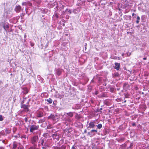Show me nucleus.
Returning <instances> with one entry per match:
<instances>
[{
	"label": "nucleus",
	"instance_id": "nucleus-1",
	"mask_svg": "<svg viewBox=\"0 0 149 149\" xmlns=\"http://www.w3.org/2000/svg\"><path fill=\"white\" fill-rule=\"evenodd\" d=\"M39 145L42 146V149H45L48 148L49 147L48 143L47 142L45 139H41L39 140Z\"/></svg>",
	"mask_w": 149,
	"mask_h": 149
},
{
	"label": "nucleus",
	"instance_id": "nucleus-2",
	"mask_svg": "<svg viewBox=\"0 0 149 149\" xmlns=\"http://www.w3.org/2000/svg\"><path fill=\"white\" fill-rule=\"evenodd\" d=\"M38 137L37 136H35L31 138V141L32 144L35 145V144L38 141Z\"/></svg>",
	"mask_w": 149,
	"mask_h": 149
},
{
	"label": "nucleus",
	"instance_id": "nucleus-3",
	"mask_svg": "<svg viewBox=\"0 0 149 149\" xmlns=\"http://www.w3.org/2000/svg\"><path fill=\"white\" fill-rule=\"evenodd\" d=\"M39 127L38 125H31L30 128V132H33L34 131L37 130L38 129Z\"/></svg>",
	"mask_w": 149,
	"mask_h": 149
},
{
	"label": "nucleus",
	"instance_id": "nucleus-4",
	"mask_svg": "<svg viewBox=\"0 0 149 149\" xmlns=\"http://www.w3.org/2000/svg\"><path fill=\"white\" fill-rule=\"evenodd\" d=\"M95 120H93L90 122L89 124V126L87 127L88 129L89 128H93L95 127Z\"/></svg>",
	"mask_w": 149,
	"mask_h": 149
},
{
	"label": "nucleus",
	"instance_id": "nucleus-5",
	"mask_svg": "<svg viewBox=\"0 0 149 149\" xmlns=\"http://www.w3.org/2000/svg\"><path fill=\"white\" fill-rule=\"evenodd\" d=\"M52 137L54 139H56L57 140H59L60 136L59 134L58 133H55L52 135Z\"/></svg>",
	"mask_w": 149,
	"mask_h": 149
},
{
	"label": "nucleus",
	"instance_id": "nucleus-6",
	"mask_svg": "<svg viewBox=\"0 0 149 149\" xmlns=\"http://www.w3.org/2000/svg\"><path fill=\"white\" fill-rule=\"evenodd\" d=\"M21 10V7L20 6H16L15 8V10L17 13H19Z\"/></svg>",
	"mask_w": 149,
	"mask_h": 149
},
{
	"label": "nucleus",
	"instance_id": "nucleus-7",
	"mask_svg": "<svg viewBox=\"0 0 149 149\" xmlns=\"http://www.w3.org/2000/svg\"><path fill=\"white\" fill-rule=\"evenodd\" d=\"M115 68L117 70H119L120 67V63H115Z\"/></svg>",
	"mask_w": 149,
	"mask_h": 149
},
{
	"label": "nucleus",
	"instance_id": "nucleus-8",
	"mask_svg": "<svg viewBox=\"0 0 149 149\" xmlns=\"http://www.w3.org/2000/svg\"><path fill=\"white\" fill-rule=\"evenodd\" d=\"M21 107L23 108L26 111H28V105L22 104L21 106Z\"/></svg>",
	"mask_w": 149,
	"mask_h": 149
},
{
	"label": "nucleus",
	"instance_id": "nucleus-9",
	"mask_svg": "<svg viewBox=\"0 0 149 149\" xmlns=\"http://www.w3.org/2000/svg\"><path fill=\"white\" fill-rule=\"evenodd\" d=\"M55 116L54 115H51L48 117V119H51L53 120H54L55 119Z\"/></svg>",
	"mask_w": 149,
	"mask_h": 149
},
{
	"label": "nucleus",
	"instance_id": "nucleus-10",
	"mask_svg": "<svg viewBox=\"0 0 149 149\" xmlns=\"http://www.w3.org/2000/svg\"><path fill=\"white\" fill-rule=\"evenodd\" d=\"M17 146V143L15 142H14L13 143V149H15L16 148Z\"/></svg>",
	"mask_w": 149,
	"mask_h": 149
},
{
	"label": "nucleus",
	"instance_id": "nucleus-11",
	"mask_svg": "<svg viewBox=\"0 0 149 149\" xmlns=\"http://www.w3.org/2000/svg\"><path fill=\"white\" fill-rule=\"evenodd\" d=\"M61 73V70L60 69H58L56 71V74L59 76L60 75Z\"/></svg>",
	"mask_w": 149,
	"mask_h": 149
},
{
	"label": "nucleus",
	"instance_id": "nucleus-12",
	"mask_svg": "<svg viewBox=\"0 0 149 149\" xmlns=\"http://www.w3.org/2000/svg\"><path fill=\"white\" fill-rule=\"evenodd\" d=\"M3 27L4 29L6 31V29L9 28V26L8 24H5L4 25V26H3Z\"/></svg>",
	"mask_w": 149,
	"mask_h": 149
},
{
	"label": "nucleus",
	"instance_id": "nucleus-13",
	"mask_svg": "<svg viewBox=\"0 0 149 149\" xmlns=\"http://www.w3.org/2000/svg\"><path fill=\"white\" fill-rule=\"evenodd\" d=\"M67 115L68 116H70V117H72L73 116V113L72 112H70L69 113H67Z\"/></svg>",
	"mask_w": 149,
	"mask_h": 149
},
{
	"label": "nucleus",
	"instance_id": "nucleus-14",
	"mask_svg": "<svg viewBox=\"0 0 149 149\" xmlns=\"http://www.w3.org/2000/svg\"><path fill=\"white\" fill-rule=\"evenodd\" d=\"M38 117H40L43 116V114L42 112H40L37 115Z\"/></svg>",
	"mask_w": 149,
	"mask_h": 149
},
{
	"label": "nucleus",
	"instance_id": "nucleus-15",
	"mask_svg": "<svg viewBox=\"0 0 149 149\" xmlns=\"http://www.w3.org/2000/svg\"><path fill=\"white\" fill-rule=\"evenodd\" d=\"M87 135L88 136H89L91 137L92 136L95 135V134H93L91 132V131L90 132H88L87 134Z\"/></svg>",
	"mask_w": 149,
	"mask_h": 149
},
{
	"label": "nucleus",
	"instance_id": "nucleus-16",
	"mask_svg": "<svg viewBox=\"0 0 149 149\" xmlns=\"http://www.w3.org/2000/svg\"><path fill=\"white\" fill-rule=\"evenodd\" d=\"M91 132L93 134H95V133H97V129L96 130H92L91 131Z\"/></svg>",
	"mask_w": 149,
	"mask_h": 149
},
{
	"label": "nucleus",
	"instance_id": "nucleus-17",
	"mask_svg": "<svg viewBox=\"0 0 149 149\" xmlns=\"http://www.w3.org/2000/svg\"><path fill=\"white\" fill-rule=\"evenodd\" d=\"M46 100L48 102L49 104H51L52 103V99H51L50 98L47 99Z\"/></svg>",
	"mask_w": 149,
	"mask_h": 149
},
{
	"label": "nucleus",
	"instance_id": "nucleus-18",
	"mask_svg": "<svg viewBox=\"0 0 149 149\" xmlns=\"http://www.w3.org/2000/svg\"><path fill=\"white\" fill-rule=\"evenodd\" d=\"M97 128L100 129H101L102 127V125L101 124H98L97 126Z\"/></svg>",
	"mask_w": 149,
	"mask_h": 149
},
{
	"label": "nucleus",
	"instance_id": "nucleus-19",
	"mask_svg": "<svg viewBox=\"0 0 149 149\" xmlns=\"http://www.w3.org/2000/svg\"><path fill=\"white\" fill-rule=\"evenodd\" d=\"M140 20V18L138 16L137 17V20L136 21V23L138 24L139 22V20Z\"/></svg>",
	"mask_w": 149,
	"mask_h": 149
},
{
	"label": "nucleus",
	"instance_id": "nucleus-20",
	"mask_svg": "<svg viewBox=\"0 0 149 149\" xmlns=\"http://www.w3.org/2000/svg\"><path fill=\"white\" fill-rule=\"evenodd\" d=\"M66 12H67L69 14H70L71 13V11L70 10H68V9H66Z\"/></svg>",
	"mask_w": 149,
	"mask_h": 149
},
{
	"label": "nucleus",
	"instance_id": "nucleus-21",
	"mask_svg": "<svg viewBox=\"0 0 149 149\" xmlns=\"http://www.w3.org/2000/svg\"><path fill=\"white\" fill-rule=\"evenodd\" d=\"M18 149H24V148L22 146H19L18 147Z\"/></svg>",
	"mask_w": 149,
	"mask_h": 149
},
{
	"label": "nucleus",
	"instance_id": "nucleus-22",
	"mask_svg": "<svg viewBox=\"0 0 149 149\" xmlns=\"http://www.w3.org/2000/svg\"><path fill=\"white\" fill-rule=\"evenodd\" d=\"M48 136L47 133H45L43 134V136L44 137L47 138Z\"/></svg>",
	"mask_w": 149,
	"mask_h": 149
},
{
	"label": "nucleus",
	"instance_id": "nucleus-23",
	"mask_svg": "<svg viewBox=\"0 0 149 149\" xmlns=\"http://www.w3.org/2000/svg\"><path fill=\"white\" fill-rule=\"evenodd\" d=\"M3 119L2 116L1 115H0V121H2Z\"/></svg>",
	"mask_w": 149,
	"mask_h": 149
},
{
	"label": "nucleus",
	"instance_id": "nucleus-24",
	"mask_svg": "<svg viewBox=\"0 0 149 149\" xmlns=\"http://www.w3.org/2000/svg\"><path fill=\"white\" fill-rule=\"evenodd\" d=\"M27 3L26 2H23L22 3V5L23 6H25L26 5Z\"/></svg>",
	"mask_w": 149,
	"mask_h": 149
},
{
	"label": "nucleus",
	"instance_id": "nucleus-25",
	"mask_svg": "<svg viewBox=\"0 0 149 149\" xmlns=\"http://www.w3.org/2000/svg\"><path fill=\"white\" fill-rule=\"evenodd\" d=\"M22 138H24V139H26V135H23L22 136Z\"/></svg>",
	"mask_w": 149,
	"mask_h": 149
},
{
	"label": "nucleus",
	"instance_id": "nucleus-26",
	"mask_svg": "<svg viewBox=\"0 0 149 149\" xmlns=\"http://www.w3.org/2000/svg\"><path fill=\"white\" fill-rule=\"evenodd\" d=\"M47 128L48 129H51L52 128V127L50 126H47Z\"/></svg>",
	"mask_w": 149,
	"mask_h": 149
},
{
	"label": "nucleus",
	"instance_id": "nucleus-27",
	"mask_svg": "<svg viewBox=\"0 0 149 149\" xmlns=\"http://www.w3.org/2000/svg\"><path fill=\"white\" fill-rule=\"evenodd\" d=\"M44 119H42V120H40V122H44Z\"/></svg>",
	"mask_w": 149,
	"mask_h": 149
},
{
	"label": "nucleus",
	"instance_id": "nucleus-28",
	"mask_svg": "<svg viewBox=\"0 0 149 149\" xmlns=\"http://www.w3.org/2000/svg\"><path fill=\"white\" fill-rule=\"evenodd\" d=\"M67 120L69 122H70L71 121V120L70 119H68Z\"/></svg>",
	"mask_w": 149,
	"mask_h": 149
},
{
	"label": "nucleus",
	"instance_id": "nucleus-29",
	"mask_svg": "<svg viewBox=\"0 0 149 149\" xmlns=\"http://www.w3.org/2000/svg\"><path fill=\"white\" fill-rule=\"evenodd\" d=\"M55 16L56 17V18H58V15L57 14H55Z\"/></svg>",
	"mask_w": 149,
	"mask_h": 149
},
{
	"label": "nucleus",
	"instance_id": "nucleus-30",
	"mask_svg": "<svg viewBox=\"0 0 149 149\" xmlns=\"http://www.w3.org/2000/svg\"><path fill=\"white\" fill-rule=\"evenodd\" d=\"M25 121L26 122H27V121H28V118H25Z\"/></svg>",
	"mask_w": 149,
	"mask_h": 149
},
{
	"label": "nucleus",
	"instance_id": "nucleus-31",
	"mask_svg": "<svg viewBox=\"0 0 149 149\" xmlns=\"http://www.w3.org/2000/svg\"><path fill=\"white\" fill-rule=\"evenodd\" d=\"M28 149H33V148L32 147H31L29 148Z\"/></svg>",
	"mask_w": 149,
	"mask_h": 149
},
{
	"label": "nucleus",
	"instance_id": "nucleus-32",
	"mask_svg": "<svg viewBox=\"0 0 149 149\" xmlns=\"http://www.w3.org/2000/svg\"><path fill=\"white\" fill-rule=\"evenodd\" d=\"M132 125L133 126H134L136 125V124H135V123H134L132 124Z\"/></svg>",
	"mask_w": 149,
	"mask_h": 149
},
{
	"label": "nucleus",
	"instance_id": "nucleus-33",
	"mask_svg": "<svg viewBox=\"0 0 149 149\" xmlns=\"http://www.w3.org/2000/svg\"><path fill=\"white\" fill-rule=\"evenodd\" d=\"M86 132H87V131H86V130H85L84 131V133H86Z\"/></svg>",
	"mask_w": 149,
	"mask_h": 149
},
{
	"label": "nucleus",
	"instance_id": "nucleus-34",
	"mask_svg": "<svg viewBox=\"0 0 149 149\" xmlns=\"http://www.w3.org/2000/svg\"><path fill=\"white\" fill-rule=\"evenodd\" d=\"M25 89H26V92H25V93H27L28 92L27 91V90L26 88H25Z\"/></svg>",
	"mask_w": 149,
	"mask_h": 149
},
{
	"label": "nucleus",
	"instance_id": "nucleus-35",
	"mask_svg": "<svg viewBox=\"0 0 149 149\" xmlns=\"http://www.w3.org/2000/svg\"><path fill=\"white\" fill-rule=\"evenodd\" d=\"M132 16H134V15H135V16H136V14H134V13H133L132 14Z\"/></svg>",
	"mask_w": 149,
	"mask_h": 149
},
{
	"label": "nucleus",
	"instance_id": "nucleus-36",
	"mask_svg": "<svg viewBox=\"0 0 149 149\" xmlns=\"http://www.w3.org/2000/svg\"><path fill=\"white\" fill-rule=\"evenodd\" d=\"M72 149H76V148H75V147H74V146H72Z\"/></svg>",
	"mask_w": 149,
	"mask_h": 149
},
{
	"label": "nucleus",
	"instance_id": "nucleus-37",
	"mask_svg": "<svg viewBox=\"0 0 149 149\" xmlns=\"http://www.w3.org/2000/svg\"><path fill=\"white\" fill-rule=\"evenodd\" d=\"M131 53H130L129 54H127V55L128 56H130L131 55Z\"/></svg>",
	"mask_w": 149,
	"mask_h": 149
},
{
	"label": "nucleus",
	"instance_id": "nucleus-38",
	"mask_svg": "<svg viewBox=\"0 0 149 149\" xmlns=\"http://www.w3.org/2000/svg\"><path fill=\"white\" fill-rule=\"evenodd\" d=\"M26 34H25V35H24V38H26Z\"/></svg>",
	"mask_w": 149,
	"mask_h": 149
},
{
	"label": "nucleus",
	"instance_id": "nucleus-39",
	"mask_svg": "<svg viewBox=\"0 0 149 149\" xmlns=\"http://www.w3.org/2000/svg\"><path fill=\"white\" fill-rule=\"evenodd\" d=\"M143 59L144 60H146V58H143Z\"/></svg>",
	"mask_w": 149,
	"mask_h": 149
},
{
	"label": "nucleus",
	"instance_id": "nucleus-40",
	"mask_svg": "<svg viewBox=\"0 0 149 149\" xmlns=\"http://www.w3.org/2000/svg\"><path fill=\"white\" fill-rule=\"evenodd\" d=\"M124 54L123 53V54H122V56H123L124 55Z\"/></svg>",
	"mask_w": 149,
	"mask_h": 149
},
{
	"label": "nucleus",
	"instance_id": "nucleus-41",
	"mask_svg": "<svg viewBox=\"0 0 149 149\" xmlns=\"http://www.w3.org/2000/svg\"><path fill=\"white\" fill-rule=\"evenodd\" d=\"M57 149H60V148H58H58H57Z\"/></svg>",
	"mask_w": 149,
	"mask_h": 149
},
{
	"label": "nucleus",
	"instance_id": "nucleus-42",
	"mask_svg": "<svg viewBox=\"0 0 149 149\" xmlns=\"http://www.w3.org/2000/svg\"><path fill=\"white\" fill-rule=\"evenodd\" d=\"M126 102V100H125L124 102Z\"/></svg>",
	"mask_w": 149,
	"mask_h": 149
}]
</instances>
